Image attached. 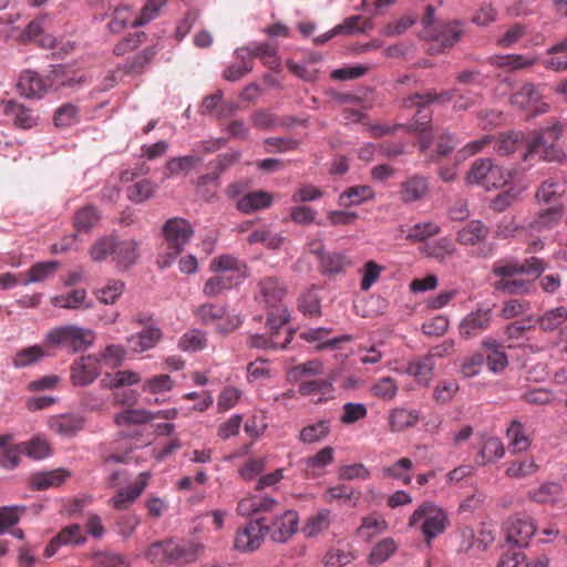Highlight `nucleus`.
Here are the masks:
<instances>
[{
	"label": "nucleus",
	"mask_w": 567,
	"mask_h": 567,
	"mask_svg": "<svg viewBox=\"0 0 567 567\" xmlns=\"http://www.w3.org/2000/svg\"><path fill=\"white\" fill-rule=\"evenodd\" d=\"M164 236L163 250L158 254L156 264L161 269L169 267L182 254L194 235L192 224L182 217H173L162 226Z\"/></svg>",
	"instance_id": "obj_1"
},
{
	"label": "nucleus",
	"mask_w": 567,
	"mask_h": 567,
	"mask_svg": "<svg viewBox=\"0 0 567 567\" xmlns=\"http://www.w3.org/2000/svg\"><path fill=\"white\" fill-rule=\"evenodd\" d=\"M450 524L447 513L431 501L422 503L410 516L408 526L419 528L426 544L443 534Z\"/></svg>",
	"instance_id": "obj_2"
},
{
	"label": "nucleus",
	"mask_w": 567,
	"mask_h": 567,
	"mask_svg": "<svg viewBox=\"0 0 567 567\" xmlns=\"http://www.w3.org/2000/svg\"><path fill=\"white\" fill-rule=\"evenodd\" d=\"M564 130L565 126L556 121L544 131L536 132L527 144V152L524 157L527 158L529 155L539 154L540 158L546 162L563 163L566 159V154L556 145V142L563 135Z\"/></svg>",
	"instance_id": "obj_3"
},
{
	"label": "nucleus",
	"mask_w": 567,
	"mask_h": 567,
	"mask_svg": "<svg viewBox=\"0 0 567 567\" xmlns=\"http://www.w3.org/2000/svg\"><path fill=\"white\" fill-rule=\"evenodd\" d=\"M95 336L91 329L66 324L56 327L49 331L47 341L54 347H61L71 352L86 350L93 342Z\"/></svg>",
	"instance_id": "obj_4"
},
{
	"label": "nucleus",
	"mask_w": 567,
	"mask_h": 567,
	"mask_svg": "<svg viewBox=\"0 0 567 567\" xmlns=\"http://www.w3.org/2000/svg\"><path fill=\"white\" fill-rule=\"evenodd\" d=\"M196 320L204 324L210 326L217 321L226 318L223 324H219L217 330L221 334H228L236 330L243 322L239 315H227V306L223 303H203L194 310Z\"/></svg>",
	"instance_id": "obj_5"
},
{
	"label": "nucleus",
	"mask_w": 567,
	"mask_h": 567,
	"mask_svg": "<svg viewBox=\"0 0 567 567\" xmlns=\"http://www.w3.org/2000/svg\"><path fill=\"white\" fill-rule=\"evenodd\" d=\"M537 530L534 519L527 515H514L506 523V542L516 547H527Z\"/></svg>",
	"instance_id": "obj_6"
},
{
	"label": "nucleus",
	"mask_w": 567,
	"mask_h": 567,
	"mask_svg": "<svg viewBox=\"0 0 567 567\" xmlns=\"http://www.w3.org/2000/svg\"><path fill=\"white\" fill-rule=\"evenodd\" d=\"M492 321L493 310L491 308H476L461 320L460 336L465 340L476 338L491 327Z\"/></svg>",
	"instance_id": "obj_7"
},
{
	"label": "nucleus",
	"mask_w": 567,
	"mask_h": 567,
	"mask_svg": "<svg viewBox=\"0 0 567 567\" xmlns=\"http://www.w3.org/2000/svg\"><path fill=\"white\" fill-rule=\"evenodd\" d=\"M465 32V23L460 20L439 22L436 25L429 30L430 39L432 41L431 50L435 45L442 49L454 47Z\"/></svg>",
	"instance_id": "obj_8"
},
{
	"label": "nucleus",
	"mask_w": 567,
	"mask_h": 567,
	"mask_svg": "<svg viewBox=\"0 0 567 567\" xmlns=\"http://www.w3.org/2000/svg\"><path fill=\"white\" fill-rule=\"evenodd\" d=\"M298 522V513L288 509L280 516H276L270 525L265 526V533L269 534L274 542L285 543L297 533Z\"/></svg>",
	"instance_id": "obj_9"
},
{
	"label": "nucleus",
	"mask_w": 567,
	"mask_h": 567,
	"mask_svg": "<svg viewBox=\"0 0 567 567\" xmlns=\"http://www.w3.org/2000/svg\"><path fill=\"white\" fill-rule=\"evenodd\" d=\"M264 522V518L250 520L243 528H239L235 547L241 551H252L259 548L266 535Z\"/></svg>",
	"instance_id": "obj_10"
},
{
	"label": "nucleus",
	"mask_w": 567,
	"mask_h": 567,
	"mask_svg": "<svg viewBox=\"0 0 567 567\" xmlns=\"http://www.w3.org/2000/svg\"><path fill=\"white\" fill-rule=\"evenodd\" d=\"M86 537L79 524H71L61 529L45 546L44 557L50 558L54 556L63 546L78 547L84 545Z\"/></svg>",
	"instance_id": "obj_11"
},
{
	"label": "nucleus",
	"mask_w": 567,
	"mask_h": 567,
	"mask_svg": "<svg viewBox=\"0 0 567 567\" xmlns=\"http://www.w3.org/2000/svg\"><path fill=\"white\" fill-rule=\"evenodd\" d=\"M542 94L533 83H525L519 90L511 95L509 102L519 110H532L535 107L533 115L543 114L548 111L546 103H540Z\"/></svg>",
	"instance_id": "obj_12"
},
{
	"label": "nucleus",
	"mask_w": 567,
	"mask_h": 567,
	"mask_svg": "<svg viewBox=\"0 0 567 567\" xmlns=\"http://www.w3.org/2000/svg\"><path fill=\"white\" fill-rule=\"evenodd\" d=\"M100 375V360L93 355L81 357L71 367V380L74 385L86 386Z\"/></svg>",
	"instance_id": "obj_13"
},
{
	"label": "nucleus",
	"mask_w": 567,
	"mask_h": 567,
	"mask_svg": "<svg viewBox=\"0 0 567 567\" xmlns=\"http://www.w3.org/2000/svg\"><path fill=\"white\" fill-rule=\"evenodd\" d=\"M311 252L320 257L318 269L323 276L338 275L352 265L344 254L336 251L324 254L321 243H318L317 247L311 249Z\"/></svg>",
	"instance_id": "obj_14"
},
{
	"label": "nucleus",
	"mask_w": 567,
	"mask_h": 567,
	"mask_svg": "<svg viewBox=\"0 0 567 567\" xmlns=\"http://www.w3.org/2000/svg\"><path fill=\"white\" fill-rule=\"evenodd\" d=\"M49 429L63 437H73L85 426V419L79 413L53 415L48 421Z\"/></svg>",
	"instance_id": "obj_15"
},
{
	"label": "nucleus",
	"mask_w": 567,
	"mask_h": 567,
	"mask_svg": "<svg viewBox=\"0 0 567 567\" xmlns=\"http://www.w3.org/2000/svg\"><path fill=\"white\" fill-rule=\"evenodd\" d=\"M457 94L456 89L442 91L436 93L434 91H426L424 93H414L403 101L404 107H417V115L425 114L427 105L431 103L445 104L451 102Z\"/></svg>",
	"instance_id": "obj_16"
},
{
	"label": "nucleus",
	"mask_w": 567,
	"mask_h": 567,
	"mask_svg": "<svg viewBox=\"0 0 567 567\" xmlns=\"http://www.w3.org/2000/svg\"><path fill=\"white\" fill-rule=\"evenodd\" d=\"M163 338V332L157 324H148L136 333L126 338L128 349L133 353H143L157 346Z\"/></svg>",
	"instance_id": "obj_17"
},
{
	"label": "nucleus",
	"mask_w": 567,
	"mask_h": 567,
	"mask_svg": "<svg viewBox=\"0 0 567 567\" xmlns=\"http://www.w3.org/2000/svg\"><path fill=\"white\" fill-rule=\"evenodd\" d=\"M429 192L427 177L413 174L400 184L399 196L404 204H412L424 199Z\"/></svg>",
	"instance_id": "obj_18"
},
{
	"label": "nucleus",
	"mask_w": 567,
	"mask_h": 567,
	"mask_svg": "<svg viewBox=\"0 0 567 567\" xmlns=\"http://www.w3.org/2000/svg\"><path fill=\"white\" fill-rule=\"evenodd\" d=\"M286 292L285 284L276 277H266L258 284V299L267 308L282 306Z\"/></svg>",
	"instance_id": "obj_19"
},
{
	"label": "nucleus",
	"mask_w": 567,
	"mask_h": 567,
	"mask_svg": "<svg viewBox=\"0 0 567 567\" xmlns=\"http://www.w3.org/2000/svg\"><path fill=\"white\" fill-rule=\"evenodd\" d=\"M140 258V243L135 239H118L115 238L114 251L112 261L120 270H126Z\"/></svg>",
	"instance_id": "obj_20"
},
{
	"label": "nucleus",
	"mask_w": 567,
	"mask_h": 567,
	"mask_svg": "<svg viewBox=\"0 0 567 567\" xmlns=\"http://www.w3.org/2000/svg\"><path fill=\"white\" fill-rule=\"evenodd\" d=\"M203 546L190 540L168 539V564H187L198 559Z\"/></svg>",
	"instance_id": "obj_21"
},
{
	"label": "nucleus",
	"mask_w": 567,
	"mask_h": 567,
	"mask_svg": "<svg viewBox=\"0 0 567 567\" xmlns=\"http://www.w3.org/2000/svg\"><path fill=\"white\" fill-rule=\"evenodd\" d=\"M565 213L563 204H555L547 208L540 209L535 217L528 223L527 229L532 233H542L557 226Z\"/></svg>",
	"instance_id": "obj_22"
},
{
	"label": "nucleus",
	"mask_w": 567,
	"mask_h": 567,
	"mask_svg": "<svg viewBox=\"0 0 567 567\" xmlns=\"http://www.w3.org/2000/svg\"><path fill=\"white\" fill-rule=\"evenodd\" d=\"M334 461V449L324 446L315 455L306 457L301 461L303 472L308 478H316L324 474V468Z\"/></svg>",
	"instance_id": "obj_23"
},
{
	"label": "nucleus",
	"mask_w": 567,
	"mask_h": 567,
	"mask_svg": "<svg viewBox=\"0 0 567 567\" xmlns=\"http://www.w3.org/2000/svg\"><path fill=\"white\" fill-rule=\"evenodd\" d=\"M298 391L302 396H317L313 400L316 404L324 403L333 398V380L317 379L303 381L299 384Z\"/></svg>",
	"instance_id": "obj_24"
},
{
	"label": "nucleus",
	"mask_w": 567,
	"mask_h": 567,
	"mask_svg": "<svg viewBox=\"0 0 567 567\" xmlns=\"http://www.w3.org/2000/svg\"><path fill=\"white\" fill-rule=\"evenodd\" d=\"M566 192L565 184L557 178L549 177L540 183L537 187L534 198L538 205L561 204L560 198Z\"/></svg>",
	"instance_id": "obj_25"
},
{
	"label": "nucleus",
	"mask_w": 567,
	"mask_h": 567,
	"mask_svg": "<svg viewBox=\"0 0 567 567\" xmlns=\"http://www.w3.org/2000/svg\"><path fill=\"white\" fill-rule=\"evenodd\" d=\"M3 113L19 128L30 130L38 125V116L34 115V112L13 100L4 103Z\"/></svg>",
	"instance_id": "obj_26"
},
{
	"label": "nucleus",
	"mask_w": 567,
	"mask_h": 567,
	"mask_svg": "<svg viewBox=\"0 0 567 567\" xmlns=\"http://www.w3.org/2000/svg\"><path fill=\"white\" fill-rule=\"evenodd\" d=\"M17 90L27 99H40L47 91V84L38 73L25 71L18 80Z\"/></svg>",
	"instance_id": "obj_27"
},
{
	"label": "nucleus",
	"mask_w": 567,
	"mask_h": 567,
	"mask_svg": "<svg viewBox=\"0 0 567 567\" xmlns=\"http://www.w3.org/2000/svg\"><path fill=\"white\" fill-rule=\"evenodd\" d=\"M70 476V473L63 468L38 472L31 475L30 486L34 491H44L51 487L62 485Z\"/></svg>",
	"instance_id": "obj_28"
},
{
	"label": "nucleus",
	"mask_w": 567,
	"mask_h": 567,
	"mask_svg": "<svg viewBox=\"0 0 567 567\" xmlns=\"http://www.w3.org/2000/svg\"><path fill=\"white\" fill-rule=\"evenodd\" d=\"M147 476L146 473L141 474V481L136 484L128 486L126 488L120 489L111 499L110 504L115 509H126L128 508L143 493L145 489L147 482L145 477Z\"/></svg>",
	"instance_id": "obj_29"
},
{
	"label": "nucleus",
	"mask_w": 567,
	"mask_h": 567,
	"mask_svg": "<svg viewBox=\"0 0 567 567\" xmlns=\"http://www.w3.org/2000/svg\"><path fill=\"white\" fill-rule=\"evenodd\" d=\"M431 120H432V112L426 111L425 114H421V115L416 114V120L411 124H406V127H405V130L409 133H417L419 134L417 144H419L421 152L426 151L433 141V131H432V127L430 126Z\"/></svg>",
	"instance_id": "obj_30"
},
{
	"label": "nucleus",
	"mask_w": 567,
	"mask_h": 567,
	"mask_svg": "<svg viewBox=\"0 0 567 567\" xmlns=\"http://www.w3.org/2000/svg\"><path fill=\"white\" fill-rule=\"evenodd\" d=\"M271 205V194L262 190H256L250 192L244 195L241 198H239L236 204V207L243 214H251L257 210L269 208Z\"/></svg>",
	"instance_id": "obj_31"
},
{
	"label": "nucleus",
	"mask_w": 567,
	"mask_h": 567,
	"mask_svg": "<svg viewBox=\"0 0 567 567\" xmlns=\"http://www.w3.org/2000/svg\"><path fill=\"white\" fill-rule=\"evenodd\" d=\"M504 455L505 447L498 437L491 435H484L481 437V449L477 453V463L480 465H486L495 460H501Z\"/></svg>",
	"instance_id": "obj_32"
},
{
	"label": "nucleus",
	"mask_w": 567,
	"mask_h": 567,
	"mask_svg": "<svg viewBox=\"0 0 567 567\" xmlns=\"http://www.w3.org/2000/svg\"><path fill=\"white\" fill-rule=\"evenodd\" d=\"M434 367V355L427 354L412 360L408 364L406 373L413 377L420 384L427 385L433 379Z\"/></svg>",
	"instance_id": "obj_33"
},
{
	"label": "nucleus",
	"mask_w": 567,
	"mask_h": 567,
	"mask_svg": "<svg viewBox=\"0 0 567 567\" xmlns=\"http://www.w3.org/2000/svg\"><path fill=\"white\" fill-rule=\"evenodd\" d=\"M489 230L481 220H471L456 234L461 245L475 246L488 237Z\"/></svg>",
	"instance_id": "obj_34"
},
{
	"label": "nucleus",
	"mask_w": 567,
	"mask_h": 567,
	"mask_svg": "<svg viewBox=\"0 0 567 567\" xmlns=\"http://www.w3.org/2000/svg\"><path fill=\"white\" fill-rule=\"evenodd\" d=\"M546 53L550 55L543 60L545 69L561 72L567 70V35L558 43L550 45Z\"/></svg>",
	"instance_id": "obj_35"
},
{
	"label": "nucleus",
	"mask_w": 567,
	"mask_h": 567,
	"mask_svg": "<svg viewBox=\"0 0 567 567\" xmlns=\"http://www.w3.org/2000/svg\"><path fill=\"white\" fill-rule=\"evenodd\" d=\"M373 28L371 19H364L362 16H351L336 25L327 39H332L337 34H359Z\"/></svg>",
	"instance_id": "obj_36"
},
{
	"label": "nucleus",
	"mask_w": 567,
	"mask_h": 567,
	"mask_svg": "<svg viewBox=\"0 0 567 567\" xmlns=\"http://www.w3.org/2000/svg\"><path fill=\"white\" fill-rule=\"evenodd\" d=\"M505 475L513 480H525L535 475L539 465L534 457L516 458L506 463Z\"/></svg>",
	"instance_id": "obj_37"
},
{
	"label": "nucleus",
	"mask_w": 567,
	"mask_h": 567,
	"mask_svg": "<svg viewBox=\"0 0 567 567\" xmlns=\"http://www.w3.org/2000/svg\"><path fill=\"white\" fill-rule=\"evenodd\" d=\"M86 290L79 288L68 293L55 296L51 299L54 307L75 310L80 308L89 309L92 307L91 302L86 301Z\"/></svg>",
	"instance_id": "obj_38"
},
{
	"label": "nucleus",
	"mask_w": 567,
	"mask_h": 567,
	"mask_svg": "<svg viewBox=\"0 0 567 567\" xmlns=\"http://www.w3.org/2000/svg\"><path fill=\"white\" fill-rule=\"evenodd\" d=\"M12 441V434L0 435V450L3 449L0 453V466L7 470L16 468L19 465L20 455L22 454L20 444L9 446Z\"/></svg>",
	"instance_id": "obj_39"
},
{
	"label": "nucleus",
	"mask_w": 567,
	"mask_h": 567,
	"mask_svg": "<svg viewBox=\"0 0 567 567\" xmlns=\"http://www.w3.org/2000/svg\"><path fill=\"white\" fill-rule=\"evenodd\" d=\"M374 197V190L368 185L352 186L343 190L338 198L341 207L361 205Z\"/></svg>",
	"instance_id": "obj_40"
},
{
	"label": "nucleus",
	"mask_w": 567,
	"mask_h": 567,
	"mask_svg": "<svg viewBox=\"0 0 567 567\" xmlns=\"http://www.w3.org/2000/svg\"><path fill=\"white\" fill-rule=\"evenodd\" d=\"M157 51L154 45L143 49L136 55L127 59L121 66L126 74H141L152 63Z\"/></svg>",
	"instance_id": "obj_41"
},
{
	"label": "nucleus",
	"mask_w": 567,
	"mask_h": 567,
	"mask_svg": "<svg viewBox=\"0 0 567 567\" xmlns=\"http://www.w3.org/2000/svg\"><path fill=\"white\" fill-rule=\"evenodd\" d=\"M331 430L330 420H320L302 427L299 432V441L305 444L322 442Z\"/></svg>",
	"instance_id": "obj_42"
},
{
	"label": "nucleus",
	"mask_w": 567,
	"mask_h": 567,
	"mask_svg": "<svg viewBox=\"0 0 567 567\" xmlns=\"http://www.w3.org/2000/svg\"><path fill=\"white\" fill-rule=\"evenodd\" d=\"M420 419L416 410H408L404 408L393 409L389 416L391 431L401 432L408 427L414 426Z\"/></svg>",
	"instance_id": "obj_43"
},
{
	"label": "nucleus",
	"mask_w": 567,
	"mask_h": 567,
	"mask_svg": "<svg viewBox=\"0 0 567 567\" xmlns=\"http://www.w3.org/2000/svg\"><path fill=\"white\" fill-rule=\"evenodd\" d=\"M506 437L508 440V447L513 453L525 452L530 446V440L524 431L523 424L514 420L506 431Z\"/></svg>",
	"instance_id": "obj_44"
},
{
	"label": "nucleus",
	"mask_w": 567,
	"mask_h": 567,
	"mask_svg": "<svg viewBox=\"0 0 567 567\" xmlns=\"http://www.w3.org/2000/svg\"><path fill=\"white\" fill-rule=\"evenodd\" d=\"M42 21L43 18L32 20L22 31L21 39L25 42L38 41L42 48L51 49L55 44V39L50 34L42 35Z\"/></svg>",
	"instance_id": "obj_45"
},
{
	"label": "nucleus",
	"mask_w": 567,
	"mask_h": 567,
	"mask_svg": "<svg viewBox=\"0 0 567 567\" xmlns=\"http://www.w3.org/2000/svg\"><path fill=\"white\" fill-rule=\"evenodd\" d=\"M456 247L453 240L449 237H442L435 241L426 243L422 247V252L431 258H435L440 261L453 256Z\"/></svg>",
	"instance_id": "obj_46"
},
{
	"label": "nucleus",
	"mask_w": 567,
	"mask_h": 567,
	"mask_svg": "<svg viewBox=\"0 0 567 567\" xmlns=\"http://www.w3.org/2000/svg\"><path fill=\"white\" fill-rule=\"evenodd\" d=\"M545 332H551L567 321V308L559 306L547 310L535 320Z\"/></svg>",
	"instance_id": "obj_47"
},
{
	"label": "nucleus",
	"mask_w": 567,
	"mask_h": 567,
	"mask_svg": "<svg viewBox=\"0 0 567 567\" xmlns=\"http://www.w3.org/2000/svg\"><path fill=\"white\" fill-rule=\"evenodd\" d=\"M398 549V544L392 537H386L378 542L368 557V563L371 566H380L394 555Z\"/></svg>",
	"instance_id": "obj_48"
},
{
	"label": "nucleus",
	"mask_w": 567,
	"mask_h": 567,
	"mask_svg": "<svg viewBox=\"0 0 567 567\" xmlns=\"http://www.w3.org/2000/svg\"><path fill=\"white\" fill-rule=\"evenodd\" d=\"M59 267L60 262L56 260L37 262L28 270V277L22 284L28 286L30 284L44 281L52 277Z\"/></svg>",
	"instance_id": "obj_49"
},
{
	"label": "nucleus",
	"mask_w": 567,
	"mask_h": 567,
	"mask_svg": "<svg viewBox=\"0 0 567 567\" xmlns=\"http://www.w3.org/2000/svg\"><path fill=\"white\" fill-rule=\"evenodd\" d=\"M247 241L250 245L262 244L268 249L278 250L285 243V237L269 228H259L249 234Z\"/></svg>",
	"instance_id": "obj_50"
},
{
	"label": "nucleus",
	"mask_w": 567,
	"mask_h": 567,
	"mask_svg": "<svg viewBox=\"0 0 567 567\" xmlns=\"http://www.w3.org/2000/svg\"><path fill=\"white\" fill-rule=\"evenodd\" d=\"M200 162V157L192 154L172 157L166 162L165 165L167 177L176 176L183 173L187 174L193 171Z\"/></svg>",
	"instance_id": "obj_51"
},
{
	"label": "nucleus",
	"mask_w": 567,
	"mask_h": 567,
	"mask_svg": "<svg viewBox=\"0 0 567 567\" xmlns=\"http://www.w3.org/2000/svg\"><path fill=\"white\" fill-rule=\"evenodd\" d=\"M523 138V132L512 131L501 133L494 142V151L501 156L513 154L522 143Z\"/></svg>",
	"instance_id": "obj_52"
},
{
	"label": "nucleus",
	"mask_w": 567,
	"mask_h": 567,
	"mask_svg": "<svg viewBox=\"0 0 567 567\" xmlns=\"http://www.w3.org/2000/svg\"><path fill=\"white\" fill-rule=\"evenodd\" d=\"M101 215L93 205L79 209L74 216V227L80 233H89L100 220Z\"/></svg>",
	"instance_id": "obj_53"
},
{
	"label": "nucleus",
	"mask_w": 567,
	"mask_h": 567,
	"mask_svg": "<svg viewBox=\"0 0 567 567\" xmlns=\"http://www.w3.org/2000/svg\"><path fill=\"white\" fill-rule=\"evenodd\" d=\"M293 122L295 120L292 117L279 120L274 113L267 110H258L251 115L252 125L261 131L289 125Z\"/></svg>",
	"instance_id": "obj_54"
},
{
	"label": "nucleus",
	"mask_w": 567,
	"mask_h": 567,
	"mask_svg": "<svg viewBox=\"0 0 567 567\" xmlns=\"http://www.w3.org/2000/svg\"><path fill=\"white\" fill-rule=\"evenodd\" d=\"M156 189L157 185L153 181L145 178L127 187L126 196L131 202L141 204L151 198Z\"/></svg>",
	"instance_id": "obj_55"
},
{
	"label": "nucleus",
	"mask_w": 567,
	"mask_h": 567,
	"mask_svg": "<svg viewBox=\"0 0 567 567\" xmlns=\"http://www.w3.org/2000/svg\"><path fill=\"white\" fill-rule=\"evenodd\" d=\"M388 529V523L378 514H371L362 518L358 534L365 540H371L375 535Z\"/></svg>",
	"instance_id": "obj_56"
},
{
	"label": "nucleus",
	"mask_w": 567,
	"mask_h": 567,
	"mask_svg": "<svg viewBox=\"0 0 567 567\" xmlns=\"http://www.w3.org/2000/svg\"><path fill=\"white\" fill-rule=\"evenodd\" d=\"M563 493L560 484L555 482H546L538 488L530 491L528 497L534 502L546 504L556 502Z\"/></svg>",
	"instance_id": "obj_57"
},
{
	"label": "nucleus",
	"mask_w": 567,
	"mask_h": 567,
	"mask_svg": "<svg viewBox=\"0 0 567 567\" xmlns=\"http://www.w3.org/2000/svg\"><path fill=\"white\" fill-rule=\"evenodd\" d=\"M114 422L118 426L140 425L151 422V411L144 409H127L114 415Z\"/></svg>",
	"instance_id": "obj_58"
},
{
	"label": "nucleus",
	"mask_w": 567,
	"mask_h": 567,
	"mask_svg": "<svg viewBox=\"0 0 567 567\" xmlns=\"http://www.w3.org/2000/svg\"><path fill=\"white\" fill-rule=\"evenodd\" d=\"M494 289L507 295H526L533 289V284L525 279H499L495 281Z\"/></svg>",
	"instance_id": "obj_59"
},
{
	"label": "nucleus",
	"mask_w": 567,
	"mask_h": 567,
	"mask_svg": "<svg viewBox=\"0 0 567 567\" xmlns=\"http://www.w3.org/2000/svg\"><path fill=\"white\" fill-rule=\"evenodd\" d=\"M399 391L396 381L391 377H383L375 381L371 389V395L383 401L393 400Z\"/></svg>",
	"instance_id": "obj_60"
},
{
	"label": "nucleus",
	"mask_w": 567,
	"mask_h": 567,
	"mask_svg": "<svg viewBox=\"0 0 567 567\" xmlns=\"http://www.w3.org/2000/svg\"><path fill=\"white\" fill-rule=\"evenodd\" d=\"M207 346L206 333L199 329H192L184 333L178 341V348L187 352L200 351Z\"/></svg>",
	"instance_id": "obj_61"
},
{
	"label": "nucleus",
	"mask_w": 567,
	"mask_h": 567,
	"mask_svg": "<svg viewBox=\"0 0 567 567\" xmlns=\"http://www.w3.org/2000/svg\"><path fill=\"white\" fill-rule=\"evenodd\" d=\"M331 525V511L329 509H321L316 515L311 516L303 532L307 537H313L320 534L321 532L329 528Z\"/></svg>",
	"instance_id": "obj_62"
},
{
	"label": "nucleus",
	"mask_w": 567,
	"mask_h": 567,
	"mask_svg": "<svg viewBox=\"0 0 567 567\" xmlns=\"http://www.w3.org/2000/svg\"><path fill=\"white\" fill-rule=\"evenodd\" d=\"M413 463L410 458L403 457L396 461L394 464L383 468V475L394 480L402 481L405 485H409L412 481L410 470Z\"/></svg>",
	"instance_id": "obj_63"
},
{
	"label": "nucleus",
	"mask_w": 567,
	"mask_h": 567,
	"mask_svg": "<svg viewBox=\"0 0 567 567\" xmlns=\"http://www.w3.org/2000/svg\"><path fill=\"white\" fill-rule=\"evenodd\" d=\"M94 567H128V561L120 553L102 550L93 555Z\"/></svg>",
	"instance_id": "obj_64"
}]
</instances>
